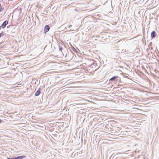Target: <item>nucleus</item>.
I'll use <instances>...</instances> for the list:
<instances>
[{
	"mask_svg": "<svg viewBox=\"0 0 159 159\" xmlns=\"http://www.w3.org/2000/svg\"><path fill=\"white\" fill-rule=\"evenodd\" d=\"M8 23V22L6 20L3 23L2 25V27L3 28H4L7 25Z\"/></svg>",
	"mask_w": 159,
	"mask_h": 159,
	"instance_id": "f257e3e1",
	"label": "nucleus"
},
{
	"mask_svg": "<svg viewBox=\"0 0 159 159\" xmlns=\"http://www.w3.org/2000/svg\"><path fill=\"white\" fill-rule=\"evenodd\" d=\"M50 29V27L48 25H46L44 27V32L47 33Z\"/></svg>",
	"mask_w": 159,
	"mask_h": 159,
	"instance_id": "f03ea898",
	"label": "nucleus"
},
{
	"mask_svg": "<svg viewBox=\"0 0 159 159\" xmlns=\"http://www.w3.org/2000/svg\"><path fill=\"white\" fill-rule=\"evenodd\" d=\"M41 93L40 89H39L35 93V95L36 96H39Z\"/></svg>",
	"mask_w": 159,
	"mask_h": 159,
	"instance_id": "7ed1b4c3",
	"label": "nucleus"
},
{
	"mask_svg": "<svg viewBox=\"0 0 159 159\" xmlns=\"http://www.w3.org/2000/svg\"><path fill=\"white\" fill-rule=\"evenodd\" d=\"M156 36V32L155 31H153L151 34V37L152 38L155 37Z\"/></svg>",
	"mask_w": 159,
	"mask_h": 159,
	"instance_id": "20e7f679",
	"label": "nucleus"
},
{
	"mask_svg": "<svg viewBox=\"0 0 159 159\" xmlns=\"http://www.w3.org/2000/svg\"><path fill=\"white\" fill-rule=\"evenodd\" d=\"M26 157L25 156H21L16 157V159H22Z\"/></svg>",
	"mask_w": 159,
	"mask_h": 159,
	"instance_id": "39448f33",
	"label": "nucleus"
},
{
	"mask_svg": "<svg viewBox=\"0 0 159 159\" xmlns=\"http://www.w3.org/2000/svg\"><path fill=\"white\" fill-rule=\"evenodd\" d=\"M61 45H62V44H61H61H59V50L61 52H62V48L61 47Z\"/></svg>",
	"mask_w": 159,
	"mask_h": 159,
	"instance_id": "423d86ee",
	"label": "nucleus"
},
{
	"mask_svg": "<svg viewBox=\"0 0 159 159\" xmlns=\"http://www.w3.org/2000/svg\"><path fill=\"white\" fill-rule=\"evenodd\" d=\"M118 77V76H114L113 77H112V78H111L109 80V81H112L113 80H114L115 79L117 78Z\"/></svg>",
	"mask_w": 159,
	"mask_h": 159,
	"instance_id": "0eeeda50",
	"label": "nucleus"
},
{
	"mask_svg": "<svg viewBox=\"0 0 159 159\" xmlns=\"http://www.w3.org/2000/svg\"><path fill=\"white\" fill-rule=\"evenodd\" d=\"M8 159H16V157H13V158H8Z\"/></svg>",
	"mask_w": 159,
	"mask_h": 159,
	"instance_id": "6e6552de",
	"label": "nucleus"
},
{
	"mask_svg": "<svg viewBox=\"0 0 159 159\" xmlns=\"http://www.w3.org/2000/svg\"><path fill=\"white\" fill-rule=\"evenodd\" d=\"M3 8H1L0 9V12L3 10Z\"/></svg>",
	"mask_w": 159,
	"mask_h": 159,
	"instance_id": "1a4fd4ad",
	"label": "nucleus"
},
{
	"mask_svg": "<svg viewBox=\"0 0 159 159\" xmlns=\"http://www.w3.org/2000/svg\"><path fill=\"white\" fill-rule=\"evenodd\" d=\"M2 121V120L0 119V123H1Z\"/></svg>",
	"mask_w": 159,
	"mask_h": 159,
	"instance_id": "9d476101",
	"label": "nucleus"
},
{
	"mask_svg": "<svg viewBox=\"0 0 159 159\" xmlns=\"http://www.w3.org/2000/svg\"><path fill=\"white\" fill-rule=\"evenodd\" d=\"M2 35V34H0V38L1 37Z\"/></svg>",
	"mask_w": 159,
	"mask_h": 159,
	"instance_id": "9b49d317",
	"label": "nucleus"
},
{
	"mask_svg": "<svg viewBox=\"0 0 159 159\" xmlns=\"http://www.w3.org/2000/svg\"><path fill=\"white\" fill-rule=\"evenodd\" d=\"M1 26H0V30H1Z\"/></svg>",
	"mask_w": 159,
	"mask_h": 159,
	"instance_id": "f8f14e48",
	"label": "nucleus"
}]
</instances>
